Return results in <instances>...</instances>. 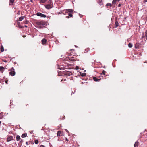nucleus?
Instances as JSON below:
<instances>
[{
  "label": "nucleus",
  "instance_id": "nucleus-28",
  "mask_svg": "<svg viewBox=\"0 0 147 147\" xmlns=\"http://www.w3.org/2000/svg\"><path fill=\"white\" fill-rule=\"evenodd\" d=\"M102 0H98V3L99 4H101V3H102Z\"/></svg>",
  "mask_w": 147,
  "mask_h": 147
},
{
  "label": "nucleus",
  "instance_id": "nucleus-31",
  "mask_svg": "<svg viewBox=\"0 0 147 147\" xmlns=\"http://www.w3.org/2000/svg\"><path fill=\"white\" fill-rule=\"evenodd\" d=\"M79 69V67L78 66H76V70L78 69Z\"/></svg>",
  "mask_w": 147,
  "mask_h": 147
},
{
  "label": "nucleus",
  "instance_id": "nucleus-12",
  "mask_svg": "<svg viewBox=\"0 0 147 147\" xmlns=\"http://www.w3.org/2000/svg\"><path fill=\"white\" fill-rule=\"evenodd\" d=\"M61 131H57V136H61Z\"/></svg>",
  "mask_w": 147,
  "mask_h": 147
},
{
  "label": "nucleus",
  "instance_id": "nucleus-2",
  "mask_svg": "<svg viewBox=\"0 0 147 147\" xmlns=\"http://www.w3.org/2000/svg\"><path fill=\"white\" fill-rule=\"evenodd\" d=\"M10 70L11 71L9 72L10 75H11L12 76H14L15 74L16 73L14 71V68L13 67H12Z\"/></svg>",
  "mask_w": 147,
  "mask_h": 147
},
{
  "label": "nucleus",
  "instance_id": "nucleus-42",
  "mask_svg": "<svg viewBox=\"0 0 147 147\" xmlns=\"http://www.w3.org/2000/svg\"><path fill=\"white\" fill-rule=\"evenodd\" d=\"M22 140H21V141H20V142H22Z\"/></svg>",
  "mask_w": 147,
  "mask_h": 147
},
{
  "label": "nucleus",
  "instance_id": "nucleus-24",
  "mask_svg": "<svg viewBox=\"0 0 147 147\" xmlns=\"http://www.w3.org/2000/svg\"><path fill=\"white\" fill-rule=\"evenodd\" d=\"M132 44L131 43H129V44H128V47H129V48H131L132 47Z\"/></svg>",
  "mask_w": 147,
  "mask_h": 147
},
{
  "label": "nucleus",
  "instance_id": "nucleus-38",
  "mask_svg": "<svg viewBox=\"0 0 147 147\" xmlns=\"http://www.w3.org/2000/svg\"><path fill=\"white\" fill-rule=\"evenodd\" d=\"M66 18H69V16H67L66 17Z\"/></svg>",
  "mask_w": 147,
  "mask_h": 147
},
{
  "label": "nucleus",
  "instance_id": "nucleus-11",
  "mask_svg": "<svg viewBox=\"0 0 147 147\" xmlns=\"http://www.w3.org/2000/svg\"><path fill=\"white\" fill-rule=\"evenodd\" d=\"M4 69V67L3 66H0V71L3 73V70Z\"/></svg>",
  "mask_w": 147,
  "mask_h": 147
},
{
  "label": "nucleus",
  "instance_id": "nucleus-14",
  "mask_svg": "<svg viewBox=\"0 0 147 147\" xmlns=\"http://www.w3.org/2000/svg\"><path fill=\"white\" fill-rule=\"evenodd\" d=\"M27 135V134L24 133L21 136V137H22V138H25V137H26Z\"/></svg>",
  "mask_w": 147,
  "mask_h": 147
},
{
  "label": "nucleus",
  "instance_id": "nucleus-39",
  "mask_svg": "<svg viewBox=\"0 0 147 147\" xmlns=\"http://www.w3.org/2000/svg\"><path fill=\"white\" fill-rule=\"evenodd\" d=\"M6 83L7 84V81H6Z\"/></svg>",
  "mask_w": 147,
  "mask_h": 147
},
{
  "label": "nucleus",
  "instance_id": "nucleus-16",
  "mask_svg": "<svg viewBox=\"0 0 147 147\" xmlns=\"http://www.w3.org/2000/svg\"><path fill=\"white\" fill-rule=\"evenodd\" d=\"M25 17V16H21L19 18V21H22Z\"/></svg>",
  "mask_w": 147,
  "mask_h": 147
},
{
  "label": "nucleus",
  "instance_id": "nucleus-25",
  "mask_svg": "<svg viewBox=\"0 0 147 147\" xmlns=\"http://www.w3.org/2000/svg\"><path fill=\"white\" fill-rule=\"evenodd\" d=\"M112 4L111 5L110 3H107L106 5V6H110V7H111L112 6Z\"/></svg>",
  "mask_w": 147,
  "mask_h": 147
},
{
  "label": "nucleus",
  "instance_id": "nucleus-36",
  "mask_svg": "<svg viewBox=\"0 0 147 147\" xmlns=\"http://www.w3.org/2000/svg\"><path fill=\"white\" fill-rule=\"evenodd\" d=\"M121 6V5L120 4H119L118 5V7H120V6Z\"/></svg>",
  "mask_w": 147,
  "mask_h": 147
},
{
  "label": "nucleus",
  "instance_id": "nucleus-44",
  "mask_svg": "<svg viewBox=\"0 0 147 147\" xmlns=\"http://www.w3.org/2000/svg\"><path fill=\"white\" fill-rule=\"evenodd\" d=\"M144 63H146V62H144Z\"/></svg>",
  "mask_w": 147,
  "mask_h": 147
},
{
  "label": "nucleus",
  "instance_id": "nucleus-37",
  "mask_svg": "<svg viewBox=\"0 0 147 147\" xmlns=\"http://www.w3.org/2000/svg\"><path fill=\"white\" fill-rule=\"evenodd\" d=\"M66 140L68 141V139L67 138H66Z\"/></svg>",
  "mask_w": 147,
  "mask_h": 147
},
{
  "label": "nucleus",
  "instance_id": "nucleus-5",
  "mask_svg": "<svg viewBox=\"0 0 147 147\" xmlns=\"http://www.w3.org/2000/svg\"><path fill=\"white\" fill-rule=\"evenodd\" d=\"M145 37H146V39L147 40V30L145 32V35H144V34L143 33V36L142 38H144Z\"/></svg>",
  "mask_w": 147,
  "mask_h": 147
},
{
  "label": "nucleus",
  "instance_id": "nucleus-35",
  "mask_svg": "<svg viewBox=\"0 0 147 147\" xmlns=\"http://www.w3.org/2000/svg\"><path fill=\"white\" fill-rule=\"evenodd\" d=\"M26 145H28V142L27 141V142H26Z\"/></svg>",
  "mask_w": 147,
  "mask_h": 147
},
{
  "label": "nucleus",
  "instance_id": "nucleus-27",
  "mask_svg": "<svg viewBox=\"0 0 147 147\" xmlns=\"http://www.w3.org/2000/svg\"><path fill=\"white\" fill-rule=\"evenodd\" d=\"M38 142H39L38 140H35L34 142L36 144H38Z\"/></svg>",
  "mask_w": 147,
  "mask_h": 147
},
{
  "label": "nucleus",
  "instance_id": "nucleus-8",
  "mask_svg": "<svg viewBox=\"0 0 147 147\" xmlns=\"http://www.w3.org/2000/svg\"><path fill=\"white\" fill-rule=\"evenodd\" d=\"M93 79L95 81H98L101 80V79H97L96 77H94Z\"/></svg>",
  "mask_w": 147,
  "mask_h": 147
},
{
  "label": "nucleus",
  "instance_id": "nucleus-21",
  "mask_svg": "<svg viewBox=\"0 0 147 147\" xmlns=\"http://www.w3.org/2000/svg\"><path fill=\"white\" fill-rule=\"evenodd\" d=\"M117 0H113L112 2V5L115 4V3L116 2Z\"/></svg>",
  "mask_w": 147,
  "mask_h": 147
},
{
  "label": "nucleus",
  "instance_id": "nucleus-43",
  "mask_svg": "<svg viewBox=\"0 0 147 147\" xmlns=\"http://www.w3.org/2000/svg\"><path fill=\"white\" fill-rule=\"evenodd\" d=\"M120 0H117L118 1H119Z\"/></svg>",
  "mask_w": 147,
  "mask_h": 147
},
{
  "label": "nucleus",
  "instance_id": "nucleus-29",
  "mask_svg": "<svg viewBox=\"0 0 147 147\" xmlns=\"http://www.w3.org/2000/svg\"><path fill=\"white\" fill-rule=\"evenodd\" d=\"M106 71L104 70H103L102 71V73L101 74H103L104 75H105V74Z\"/></svg>",
  "mask_w": 147,
  "mask_h": 147
},
{
  "label": "nucleus",
  "instance_id": "nucleus-33",
  "mask_svg": "<svg viewBox=\"0 0 147 147\" xmlns=\"http://www.w3.org/2000/svg\"><path fill=\"white\" fill-rule=\"evenodd\" d=\"M144 3H145L146 2H147V0H144L143 1Z\"/></svg>",
  "mask_w": 147,
  "mask_h": 147
},
{
  "label": "nucleus",
  "instance_id": "nucleus-40",
  "mask_svg": "<svg viewBox=\"0 0 147 147\" xmlns=\"http://www.w3.org/2000/svg\"><path fill=\"white\" fill-rule=\"evenodd\" d=\"M63 119H65V116H64V117H63Z\"/></svg>",
  "mask_w": 147,
  "mask_h": 147
},
{
  "label": "nucleus",
  "instance_id": "nucleus-13",
  "mask_svg": "<svg viewBox=\"0 0 147 147\" xmlns=\"http://www.w3.org/2000/svg\"><path fill=\"white\" fill-rule=\"evenodd\" d=\"M67 11H68V13H71L73 12V10L72 9H67Z\"/></svg>",
  "mask_w": 147,
  "mask_h": 147
},
{
  "label": "nucleus",
  "instance_id": "nucleus-4",
  "mask_svg": "<svg viewBox=\"0 0 147 147\" xmlns=\"http://www.w3.org/2000/svg\"><path fill=\"white\" fill-rule=\"evenodd\" d=\"M13 140V138L11 136H8L7 138V142H9Z\"/></svg>",
  "mask_w": 147,
  "mask_h": 147
},
{
  "label": "nucleus",
  "instance_id": "nucleus-17",
  "mask_svg": "<svg viewBox=\"0 0 147 147\" xmlns=\"http://www.w3.org/2000/svg\"><path fill=\"white\" fill-rule=\"evenodd\" d=\"M0 49H1V52H3L4 51V47L3 46L1 45V46Z\"/></svg>",
  "mask_w": 147,
  "mask_h": 147
},
{
  "label": "nucleus",
  "instance_id": "nucleus-22",
  "mask_svg": "<svg viewBox=\"0 0 147 147\" xmlns=\"http://www.w3.org/2000/svg\"><path fill=\"white\" fill-rule=\"evenodd\" d=\"M3 113H0V119L3 118Z\"/></svg>",
  "mask_w": 147,
  "mask_h": 147
},
{
  "label": "nucleus",
  "instance_id": "nucleus-1",
  "mask_svg": "<svg viewBox=\"0 0 147 147\" xmlns=\"http://www.w3.org/2000/svg\"><path fill=\"white\" fill-rule=\"evenodd\" d=\"M36 24L39 26L41 27L42 26L45 25L46 22L43 21H38L36 22Z\"/></svg>",
  "mask_w": 147,
  "mask_h": 147
},
{
  "label": "nucleus",
  "instance_id": "nucleus-45",
  "mask_svg": "<svg viewBox=\"0 0 147 147\" xmlns=\"http://www.w3.org/2000/svg\"><path fill=\"white\" fill-rule=\"evenodd\" d=\"M25 26V27H27V26Z\"/></svg>",
  "mask_w": 147,
  "mask_h": 147
},
{
  "label": "nucleus",
  "instance_id": "nucleus-15",
  "mask_svg": "<svg viewBox=\"0 0 147 147\" xmlns=\"http://www.w3.org/2000/svg\"><path fill=\"white\" fill-rule=\"evenodd\" d=\"M16 139L17 141H19L20 139V137L19 135L17 136L16 137Z\"/></svg>",
  "mask_w": 147,
  "mask_h": 147
},
{
  "label": "nucleus",
  "instance_id": "nucleus-23",
  "mask_svg": "<svg viewBox=\"0 0 147 147\" xmlns=\"http://www.w3.org/2000/svg\"><path fill=\"white\" fill-rule=\"evenodd\" d=\"M47 0H40V2L42 3H45L46 1Z\"/></svg>",
  "mask_w": 147,
  "mask_h": 147
},
{
  "label": "nucleus",
  "instance_id": "nucleus-6",
  "mask_svg": "<svg viewBox=\"0 0 147 147\" xmlns=\"http://www.w3.org/2000/svg\"><path fill=\"white\" fill-rule=\"evenodd\" d=\"M45 8L47 9H49L52 8L50 4L46 5L45 6Z\"/></svg>",
  "mask_w": 147,
  "mask_h": 147
},
{
  "label": "nucleus",
  "instance_id": "nucleus-46",
  "mask_svg": "<svg viewBox=\"0 0 147 147\" xmlns=\"http://www.w3.org/2000/svg\"><path fill=\"white\" fill-rule=\"evenodd\" d=\"M51 0H50V1H51Z\"/></svg>",
  "mask_w": 147,
  "mask_h": 147
},
{
  "label": "nucleus",
  "instance_id": "nucleus-3",
  "mask_svg": "<svg viewBox=\"0 0 147 147\" xmlns=\"http://www.w3.org/2000/svg\"><path fill=\"white\" fill-rule=\"evenodd\" d=\"M36 15L37 16H40L41 17L45 18L46 17V15L43 14L40 12L37 13L36 14Z\"/></svg>",
  "mask_w": 147,
  "mask_h": 147
},
{
  "label": "nucleus",
  "instance_id": "nucleus-19",
  "mask_svg": "<svg viewBox=\"0 0 147 147\" xmlns=\"http://www.w3.org/2000/svg\"><path fill=\"white\" fill-rule=\"evenodd\" d=\"M68 11H67V9L66 10H63L62 13L64 14H66L67 13H68Z\"/></svg>",
  "mask_w": 147,
  "mask_h": 147
},
{
  "label": "nucleus",
  "instance_id": "nucleus-32",
  "mask_svg": "<svg viewBox=\"0 0 147 147\" xmlns=\"http://www.w3.org/2000/svg\"><path fill=\"white\" fill-rule=\"evenodd\" d=\"M86 74H85V73H83L82 74V76H84Z\"/></svg>",
  "mask_w": 147,
  "mask_h": 147
},
{
  "label": "nucleus",
  "instance_id": "nucleus-10",
  "mask_svg": "<svg viewBox=\"0 0 147 147\" xmlns=\"http://www.w3.org/2000/svg\"><path fill=\"white\" fill-rule=\"evenodd\" d=\"M42 44L43 45H44L46 43V42H47V40L45 38L43 39L42 40Z\"/></svg>",
  "mask_w": 147,
  "mask_h": 147
},
{
  "label": "nucleus",
  "instance_id": "nucleus-20",
  "mask_svg": "<svg viewBox=\"0 0 147 147\" xmlns=\"http://www.w3.org/2000/svg\"><path fill=\"white\" fill-rule=\"evenodd\" d=\"M74 57H72L70 59H69V60L70 61H75L76 60L74 59Z\"/></svg>",
  "mask_w": 147,
  "mask_h": 147
},
{
  "label": "nucleus",
  "instance_id": "nucleus-9",
  "mask_svg": "<svg viewBox=\"0 0 147 147\" xmlns=\"http://www.w3.org/2000/svg\"><path fill=\"white\" fill-rule=\"evenodd\" d=\"M139 142L138 141H136L135 142V143L134 144V147H138V146Z\"/></svg>",
  "mask_w": 147,
  "mask_h": 147
},
{
  "label": "nucleus",
  "instance_id": "nucleus-7",
  "mask_svg": "<svg viewBox=\"0 0 147 147\" xmlns=\"http://www.w3.org/2000/svg\"><path fill=\"white\" fill-rule=\"evenodd\" d=\"M14 1L15 0H9V5H12L14 3Z\"/></svg>",
  "mask_w": 147,
  "mask_h": 147
},
{
  "label": "nucleus",
  "instance_id": "nucleus-41",
  "mask_svg": "<svg viewBox=\"0 0 147 147\" xmlns=\"http://www.w3.org/2000/svg\"><path fill=\"white\" fill-rule=\"evenodd\" d=\"M26 36H24V35H23V37H24Z\"/></svg>",
  "mask_w": 147,
  "mask_h": 147
},
{
  "label": "nucleus",
  "instance_id": "nucleus-26",
  "mask_svg": "<svg viewBox=\"0 0 147 147\" xmlns=\"http://www.w3.org/2000/svg\"><path fill=\"white\" fill-rule=\"evenodd\" d=\"M71 74V73H69V72H67L66 73V75L68 76H70Z\"/></svg>",
  "mask_w": 147,
  "mask_h": 147
},
{
  "label": "nucleus",
  "instance_id": "nucleus-34",
  "mask_svg": "<svg viewBox=\"0 0 147 147\" xmlns=\"http://www.w3.org/2000/svg\"><path fill=\"white\" fill-rule=\"evenodd\" d=\"M40 147H45L43 145H41L40 146Z\"/></svg>",
  "mask_w": 147,
  "mask_h": 147
},
{
  "label": "nucleus",
  "instance_id": "nucleus-18",
  "mask_svg": "<svg viewBox=\"0 0 147 147\" xmlns=\"http://www.w3.org/2000/svg\"><path fill=\"white\" fill-rule=\"evenodd\" d=\"M115 24L116 25V27H117L119 26V23L117 21V20H115Z\"/></svg>",
  "mask_w": 147,
  "mask_h": 147
},
{
  "label": "nucleus",
  "instance_id": "nucleus-30",
  "mask_svg": "<svg viewBox=\"0 0 147 147\" xmlns=\"http://www.w3.org/2000/svg\"><path fill=\"white\" fill-rule=\"evenodd\" d=\"M68 15H69V16L70 17H72L73 16V15H72V14H71V13H68Z\"/></svg>",
  "mask_w": 147,
  "mask_h": 147
}]
</instances>
